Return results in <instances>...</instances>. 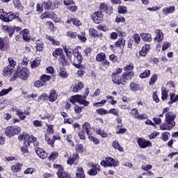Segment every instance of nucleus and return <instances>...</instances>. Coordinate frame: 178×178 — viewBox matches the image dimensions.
<instances>
[{
  "label": "nucleus",
  "mask_w": 178,
  "mask_h": 178,
  "mask_svg": "<svg viewBox=\"0 0 178 178\" xmlns=\"http://www.w3.org/2000/svg\"><path fill=\"white\" fill-rule=\"evenodd\" d=\"M165 123L160 125L161 130H172L175 126H176V122H175V119H176V115L173 114L172 112H168L165 114Z\"/></svg>",
  "instance_id": "nucleus-1"
},
{
  "label": "nucleus",
  "mask_w": 178,
  "mask_h": 178,
  "mask_svg": "<svg viewBox=\"0 0 178 178\" xmlns=\"http://www.w3.org/2000/svg\"><path fill=\"white\" fill-rule=\"evenodd\" d=\"M29 76H30V71H29V69H27V67H22L14 74L13 79L14 80H16V79H20L21 80L26 81V80L29 79Z\"/></svg>",
  "instance_id": "nucleus-2"
},
{
  "label": "nucleus",
  "mask_w": 178,
  "mask_h": 178,
  "mask_svg": "<svg viewBox=\"0 0 178 178\" xmlns=\"http://www.w3.org/2000/svg\"><path fill=\"white\" fill-rule=\"evenodd\" d=\"M86 95H76L71 97L70 102L72 104H76V102H78L79 104H81V105L87 106L89 103L86 100Z\"/></svg>",
  "instance_id": "nucleus-3"
},
{
  "label": "nucleus",
  "mask_w": 178,
  "mask_h": 178,
  "mask_svg": "<svg viewBox=\"0 0 178 178\" xmlns=\"http://www.w3.org/2000/svg\"><path fill=\"white\" fill-rule=\"evenodd\" d=\"M63 49L68 58V59H66V57H63V60L65 63H70V62H72V55L74 56V53L79 51L77 49H73L68 46H63Z\"/></svg>",
  "instance_id": "nucleus-4"
},
{
  "label": "nucleus",
  "mask_w": 178,
  "mask_h": 178,
  "mask_svg": "<svg viewBox=\"0 0 178 178\" xmlns=\"http://www.w3.org/2000/svg\"><path fill=\"white\" fill-rule=\"evenodd\" d=\"M54 169H57L58 178H72L70 174L63 170V167L59 164H54Z\"/></svg>",
  "instance_id": "nucleus-5"
},
{
  "label": "nucleus",
  "mask_w": 178,
  "mask_h": 178,
  "mask_svg": "<svg viewBox=\"0 0 178 178\" xmlns=\"http://www.w3.org/2000/svg\"><path fill=\"white\" fill-rule=\"evenodd\" d=\"M74 56V60L70 62V63H72V65L77 69H84V65H81V62H83V56L79 52H75Z\"/></svg>",
  "instance_id": "nucleus-6"
},
{
  "label": "nucleus",
  "mask_w": 178,
  "mask_h": 178,
  "mask_svg": "<svg viewBox=\"0 0 178 178\" xmlns=\"http://www.w3.org/2000/svg\"><path fill=\"white\" fill-rule=\"evenodd\" d=\"M20 131H22V129L18 126L8 127L5 130V133L8 137H13V136L19 134Z\"/></svg>",
  "instance_id": "nucleus-7"
},
{
  "label": "nucleus",
  "mask_w": 178,
  "mask_h": 178,
  "mask_svg": "<svg viewBox=\"0 0 178 178\" xmlns=\"http://www.w3.org/2000/svg\"><path fill=\"white\" fill-rule=\"evenodd\" d=\"M88 166L90 168L88 171V175H90V176H95L97 173H98V171L101 170V166H99V164L89 163H88Z\"/></svg>",
  "instance_id": "nucleus-8"
},
{
  "label": "nucleus",
  "mask_w": 178,
  "mask_h": 178,
  "mask_svg": "<svg viewBox=\"0 0 178 178\" xmlns=\"http://www.w3.org/2000/svg\"><path fill=\"white\" fill-rule=\"evenodd\" d=\"M15 19H16L18 22H22V19H20V17H19V13L10 12L6 14L3 22L8 23V22H12V20H15Z\"/></svg>",
  "instance_id": "nucleus-9"
},
{
  "label": "nucleus",
  "mask_w": 178,
  "mask_h": 178,
  "mask_svg": "<svg viewBox=\"0 0 178 178\" xmlns=\"http://www.w3.org/2000/svg\"><path fill=\"white\" fill-rule=\"evenodd\" d=\"M100 165L102 166H104V168L108 166H118L119 165V162H116L112 157H107L106 161H102L101 162Z\"/></svg>",
  "instance_id": "nucleus-10"
},
{
  "label": "nucleus",
  "mask_w": 178,
  "mask_h": 178,
  "mask_svg": "<svg viewBox=\"0 0 178 178\" xmlns=\"http://www.w3.org/2000/svg\"><path fill=\"white\" fill-rule=\"evenodd\" d=\"M31 143H33V145H35V147H37L38 145V143L37 142V138L33 136L26 134V136L24 137V145L30 146V144H31Z\"/></svg>",
  "instance_id": "nucleus-11"
},
{
  "label": "nucleus",
  "mask_w": 178,
  "mask_h": 178,
  "mask_svg": "<svg viewBox=\"0 0 178 178\" xmlns=\"http://www.w3.org/2000/svg\"><path fill=\"white\" fill-rule=\"evenodd\" d=\"M92 19L96 24H99L104 20V15L102 11H97L92 15Z\"/></svg>",
  "instance_id": "nucleus-12"
},
{
  "label": "nucleus",
  "mask_w": 178,
  "mask_h": 178,
  "mask_svg": "<svg viewBox=\"0 0 178 178\" xmlns=\"http://www.w3.org/2000/svg\"><path fill=\"white\" fill-rule=\"evenodd\" d=\"M138 145L140 148H147V147H152V143L149 140L139 138L138 139Z\"/></svg>",
  "instance_id": "nucleus-13"
},
{
  "label": "nucleus",
  "mask_w": 178,
  "mask_h": 178,
  "mask_svg": "<svg viewBox=\"0 0 178 178\" xmlns=\"http://www.w3.org/2000/svg\"><path fill=\"white\" fill-rule=\"evenodd\" d=\"M14 72H15V70L10 67V66L7 65L3 70L2 74L3 76H4V77H10Z\"/></svg>",
  "instance_id": "nucleus-14"
},
{
  "label": "nucleus",
  "mask_w": 178,
  "mask_h": 178,
  "mask_svg": "<svg viewBox=\"0 0 178 178\" xmlns=\"http://www.w3.org/2000/svg\"><path fill=\"white\" fill-rule=\"evenodd\" d=\"M35 153L39 156V158H40V159H46V158H48V154H47L44 149L40 147L35 149Z\"/></svg>",
  "instance_id": "nucleus-15"
},
{
  "label": "nucleus",
  "mask_w": 178,
  "mask_h": 178,
  "mask_svg": "<svg viewBox=\"0 0 178 178\" xmlns=\"http://www.w3.org/2000/svg\"><path fill=\"white\" fill-rule=\"evenodd\" d=\"M134 76V72L132 71L129 72H124L122 73V81L126 83L127 80H131L133 79V76Z\"/></svg>",
  "instance_id": "nucleus-16"
},
{
  "label": "nucleus",
  "mask_w": 178,
  "mask_h": 178,
  "mask_svg": "<svg viewBox=\"0 0 178 178\" xmlns=\"http://www.w3.org/2000/svg\"><path fill=\"white\" fill-rule=\"evenodd\" d=\"M79 158H80L79 156V154L72 155V156L70 157L67 159V165H70V166H72V165H73V163H75V162H77V161H79Z\"/></svg>",
  "instance_id": "nucleus-17"
},
{
  "label": "nucleus",
  "mask_w": 178,
  "mask_h": 178,
  "mask_svg": "<svg viewBox=\"0 0 178 178\" xmlns=\"http://www.w3.org/2000/svg\"><path fill=\"white\" fill-rule=\"evenodd\" d=\"M112 80L113 83H115V84H122V86H124V84H126V83H124V81H123V78L122 79V76L119 75H117L116 76H113Z\"/></svg>",
  "instance_id": "nucleus-18"
},
{
  "label": "nucleus",
  "mask_w": 178,
  "mask_h": 178,
  "mask_svg": "<svg viewBox=\"0 0 178 178\" xmlns=\"http://www.w3.org/2000/svg\"><path fill=\"white\" fill-rule=\"evenodd\" d=\"M82 130L83 131H86V134H88V136H91V131H90L91 130V125L90 124V122H85L83 125H82Z\"/></svg>",
  "instance_id": "nucleus-19"
},
{
  "label": "nucleus",
  "mask_w": 178,
  "mask_h": 178,
  "mask_svg": "<svg viewBox=\"0 0 178 178\" xmlns=\"http://www.w3.org/2000/svg\"><path fill=\"white\" fill-rule=\"evenodd\" d=\"M58 99V93L56 90H51L50 91L49 96V101L50 102H55Z\"/></svg>",
  "instance_id": "nucleus-20"
},
{
  "label": "nucleus",
  "mask_w": 178,
  "mask_h": 178,
  "mask_svg": "<svg viewBox=\"0 0 178 178\" xmlns=\"http://www.w3.org/2000/svg\"><path fill=\"white\" fill-rule=\"evenodd\" d=\"M54 16H55V13L54 11L46 12L40 15V19H42V20H44V19H52Z\"/></svg>",
  "instance_id": "nucleus-21"
},
{
  "label": "nucleus",
  "mask_w": 178,
  "mask_h": 178,
  "mask_svg": "<svg viewBox=\"0 0 178 178\" xmlns=\"http://www.w3.org/2000/svg\"><path fill=\"white\" fill-rule=\"evenodd\" d=\"M156 37L154 38V40L156 41V42H161L162 40H163V34L162 33V31L159 29L156 30Z\"/></svg>",
  "instance_id": "nucleus-22"
},
{
  "label": "nucleus",
  "mask_w": 178,
  "mask_h": 178,
  "mask_svg": "<svg viewBox=\"0 0 178 178\" xmlns=\"http://www.w3.org/2000/svg\"><path fill=\"white\" fill-rule=\"evenodd\" d=\"M22 166H23V164L17 163V164L12 165L10 169L13 173H17L22 170Z\"/></svg>",
  "instance_id": "nucleus-23"
},
{
  "label": "nucleus",
  "mask_w": 178,
  "mask_h": 178,
  "mask_svg": "<svg viewBox=\"0 0 178 178\" xmlns=\"http://www.w3.org/2000/svg\"><path fill=\"white\" fill-rule=\"evenodd\" d=\"M115 45L118 48H124L126 45V40L123 38H120L115 42Z\"/></svg>",
  "instance_id": "nucleus-24"
},
{
  "label": "nucleus",
  "mask_w": 178,
  "mask_h": 178,
  "mask_svg": "<svg viewBox=\"0 0 178 178\" xmlns=\"http://www.w3.org/2000/svg\"><path fill=\"white\" fill-rule=\"evenodd\" d=\"M84 87V85L81 82H78L76 84H74L72 88L73 92H79L81 88Z\"/></svg>",
  "instance_id": "nucleus-25"
},
{
  "label": "nucleus",
  "mask_w": 178,
  "mask_h": 178,
  "mask_svg": "<svg viewBox=\"0 0 178 178\" xmlns=\"http://www.w3.org/2000/svg\"><path fill=\"white\" fill-rule=\"evenodd\" d=\"M53 56L56 58V56H61V58L63 59L65 56H63V50L60 48L56 49L52 54Z\"/></svg>",
  "instance_id": "nucleus-26"
},
{
  "label": "nucleus",
  "mask_w": 178,
  "mask_h": 178,
  "mask_svg": "<svg viewBox=\"0 0 178 178\" xmlns=\"http://www.w3.org/2000/svg\"><path fill=\"white\" fill-rule=\"evenodd\" d=\"M175 10H176V8H175V6L164 8L163 9V13L164 15H169L170 13H173V12H175Z\"/></svg>",
  "instance_id": "nucleus-27"
},
{
  "label": "nucleus",
  "mask_w": 178,
  "mask_h": 178,
  "mask_svg": "<svg viewBox=\"0 0 178 178\" xmlns=\"http://www.w3.org/2000/svg\"><path fill=\"white\" fill-rule=\"evenodd\" d=\"M112 146L115 148V149H118L120 151V152H123V147L120 146V144H119V141L114 140L112 143Z\"/></svg>",
  "instance_id": "nucleus-28"
},
{
  "label": "nucleus",
  "mask_w": 178,
  "mask_h": 178,
  "mask_svg": "<svg viewBox=\"0 0 178 178\" xmlns=\"http://www.w3.org/2000/svg\"><path fill=\"white\" fill-rule=\"evenodd\" d=\"M106 59V56L105 55V53H99L96 56V60L97 62H104Z\"/></svg>",
  "instance_id": "nucleus-29"
},
{
  "label": "nucleus",
  "mask_w": 178,
  "mask_h": 178,
  "mask_svg": "<svg viewBox=\"0 0 178 178\" xmlns=\"http://www.w3.org/2000/svg\"><path fill=\"white\" fill-rule=\"evenodd\" d=\"M76 176L78 178H85L86 177V175H84V170H83V168H81V167L78 168Z\"/></svg>",
  "instance_id": "nucleus-30"
},
{
  "label": "nucleus",
  "mask_w": 178,
  "mask_h": 178,
  "mask_svg": "<svg viewBox=\"0 0 178 178\" xmlns=\"http://www.w3.org/2000/svg\"><path fill=\"white\" fill-rule=\"evenodd\" d=\"M140 37L143 41H152V38L149 33H140Z\"/></svg>",
  "instance_id": "nucleus-31"
},
{
  "label": "nucleus",
  "mask_w": 178,
  "mask_h": 178,
  "mask_svg": "<svg viewBox=\"0 0 178 178\" xmlns=\"http://www.w3.org/2000/svg\"><path fill=\"white\" fill-rule=\"evenodd\" d=\"M36 44V50L41 51L44 49V42L42 40H38L35 42Z\"/></svg>",
  "instance_id": "nucleus-32"
},
{
  "label": "nucleus",
  "mask_w": 178,
  "mask_h": 178,
  "mask_svg": "<svg viewBox=\"0 0 178 178\" xmlns=\"http://www.w3.org/2000/svg\"><path fill=\"white\" fill-rule=\"evenodd\" d=\"M130 90L131 91H138L140 90V85L136 82H132L130 84Z\"/></svg>",
  "instance_id": "nucleus-33"
},
{
  "label": "nucleus",
  "mask_w": 178,
  "mask_h": 178,
  "mask_svg": "<svg viewBox=\"0 0 178 178\" xmlns=\"http://www.w3.org/2000/svg\"><path fill=\"white\" fill-rule=\"evenodd\" d=\"M16 115H17L22 120H24V119H26V112H23L22 110H17Z\"/></svg>",
  "instance_id": "nucleus-34"
},
{
  "label": "nucleus",
  "mask_w": 178,
  "mask_h": 178,
  "mask_svg": "<svg viewBox=\"0 0 178 178\" xmlns=\"http://www.w3.org/2000/svg\"><path fill=\"white\" fill-rule=\"evenodd\" d=\"M76 37L79 38V41L81 42H86L87 41V38H86V33L81 32L80 34H77Z\"/></svg>",
  "instance_id": "nucleus-35"
},
{
  "label": "nucleus",
  "mask_w": 178,
  "mask_h": 178,
  "mask_svg": "<svg viewBox=\"0 0 178 178\" xmlns=\"http://www.w3.org/2000/svg\"><path fill=\"white\" fill-rule=\"evenodd\" d=\"M178 101V95H175V93H171L170 95V100L168 102L169 104H172L174 102H177Z\"/></svg>",
  "instance_id": "nucleus-36"
},
{
  "label": "nucleus",
  "mask_w": 178,
  "mask_h": 178,
  "mask_svg": "<svg viewBox=\"0 0 178 178\" xmlns=\"http://www.w3.org/2000/svg\"><path fill=\"white\" fill-rule=\"evenodd\" d=\"M156 80H158V74H154L150 78V80L149 81V86H154V84L156 83Z\"/></svg>",
  "instance_id": "nucleus-37"
},
{
  "label": "nucleus",
  "mask_w": 178,
  "mask_h": 178,
  "mask_svg": "<svg viewBox=\"0 0 178 178\" xmlns=\"http://www.w3.org/2000/svg\"><path fill=\"white\" fill-rule=\"evenodd\" d=\"M45 38H47V40H49V41H51L53 45H60V42L58 40H54V38L52 36L46 35Z\"/></svg>",
  "instance_id": "nucleus-38"
},
{
  "label": "nucleus",
  "mask_w": 178,
  "mask_h": 178,
  "mask_svg": "<svg viewBox=\"0 0 178 178\" xmlns=\"http://www.w3.org/2000/svg\"><path fill=\"white\" fill-rule=\"evenodd\" d=\"M40 80H42V82H43V84L45 85V83H47V81H49V80H51V76L43 74L40 76Z\"/></svg>",
  "instance_id": "nucleus-39"
},
{
  "label": "nucleus",
  "mask_w": 178,
  "mask_h": 178,
  "mask_svg": "<svg viewBox=\"0 0 178 178\" xmlns=\"http://www.w3.org/2000/svg\"><path fill=\"white\" fill-rule=\"evenodd\" d=\"M151 74V71L149 70H145L144 72L141 73L140 74V79H147V77H149V75Z\"/></svg>",
  "instance_id": "nucleus-40"
},
{
  "label": "nucleus",
  "mask_w": 178,
  "mask_h": 178,
  "mask_svg": "<svg viewBox=\"0 0 178 178\" xmlns=\"http://www.w3.org/2000/svg\"><path fill=\"white\" fill-rule=\"evenodd\" d=\"M168 98V90H166V88H161V99L163 101H165Z\"/></svg>",
  "instance_id": "nucleus-41"
},
{
  "label": "nucleus",
  "mask_w": 178,
  "mask_h": 178,
  "mask_svg": "<svg viewBox=\"0 0 178 178\" xmlns=\"http://www.w3.org/2000/svg\"><path fill=\"white\" fill-rule=\"evenodd\" d=\"M12 90H13V88L12 87H10L8 89H3L0 92V97H3V95H6V94H9V92H10V91H12Z\"/></svg>",
  "instance_id": "nucleus-42"
},
{
  "label": "nucleus",
  "mask_w": 178,
  "mask_h": 178,
  "mask_svg": "<svg viewBox=\"0 0 178 178\" xmlns=\"http://www.w3.org/2000/svg\"><path fill=\"white\" fill-rule=\"evenodd\" d=\"M108 10V6L105 3H102L99 5V12H106Z\"/></svg>",
  "instance_id": "nucleus-43"
},
{
  "label": "nucleus",
  "mask_w": 178,
  "mask_h": 178,
  "mask_svg": "<svg viewBox=\"0 0 178 178\" xmlns=\"http://www.w3.org/2000/svg\"><path fill=\"white\" fill-rule=\"evenodd\" d=\"M49 96L47 95V93H42L38 97V101H48Z\"/></svg>",
  "instance_id": "nucleus-44"
},
{
  "label": "nucleus",
  "mask_w": 178,
  "mask_h": 178,
  "mask_svg": "<svg viewBox=\"0 0 178 178\" xmlns=\"http://www.w3.org/2000/svg\"><path fill=\"white\" fill-rule=\"evenodd\" d=\"M97 113H98V115H108V111L104 108H98L96 110Z\"/></svg>",
  "instance_id": "nucleus-45"
},
{
  "label": "nucleus",
  "mask_w": 178,
  "mask_h": 178,
  "mask_svg": "<svg viewBox=\"0 0 178 178\" xmlns=\"http://www.w3.org/2000/svg\"><path fill=\"white\" fill-rule=\"evenodd\" d=\"M96 133L97 134H99V136H101V137H102L103 138H105L108 137V134H106V132H104L102 129H97L96 131Z\"/></svg>",
  "instance_id": "nucleus-46"
},
{
  "label": "nucleus",
  "mask_w": 178,
  "mask_h": 178,
  "mask_svg": "<svg viewBox=\"0 0 178 178\" xmlns=\"http://www.w3.org/2000/svg\"><path fill=\"white\" fill-rule=\"evenodd\" d=\"M40 60L35 59L31 63V67H32V69H34V68L37 67V66H38L40 65Z\"/></svg>",
  "instance_id": "nucleus-47"
},
{
  "label": "nucleus",
  "mask_w": 178,
  "mask_h": 178,
  "mask_svg": "<svg viewBox=\"0 0 178 178\" xmlns=\"http://www.w3.org/2000/svg\"><path fill=\"white\" fill-rule=\"evenodd\" d=\"M45 140L49 145L54 147V144L55 143V141H54V139H51L49 136H48L47 135H45Z\"/></svg>",
  "instance_id": "nucleus-48"
},
{
  "label": "nucleus",
  "mask_w": 178,
  "mask_h": 178,
  "mask_svg": "<svg viewBox=\"0 0 178 178\" xmlns=\"http://www.w3.org/2000/svg\"><path fill=\"white\" fill-rule=\"evenodd\" d=\"M133 40H134L136 44H140V42L141 41V38H140V35L138 33H135L133 37Z\"/></svg>",
  "instance_id": "nucleus-49"
},
{
  "label": "nucleus",
  "mask_w": 178,
  "mask_h": 178,
  "mask_svg": "<svg viewBox=\"0 0 178 178\" xmlns=\"http://www.w3.org/2000/svg\"><path fill=\"white\" fill-rule=\"evenodd\" d=\"M8 63L10 65L8 66H10L12 69H13V67H15V66H16V65H17L16 61H15V60H13V58H12V57L8 58Z\"/></svg>",
  "instance_id": "nucleus-50"
},
{
  "label": "nucleus",
  "mask_w": 178,
  "mask_h": 178,
  "mask_svg": "<svg viewBox=\"0 0 178 178\" xmlns=\"http://www.w3.org/2000/svg\"><path fill=\"white\" fill-rule=\"evenodd\" d=\"M42 86H45L44 84V82L42 81L41 78L40 79V80L36 81L34 83V86L37 87L38 88H40V87H42Z\"/></svg>",
  "instance_id": "nucleus-51"
},
{
  "label": "nucleus",
  "mask_w": 178,
  "mask_h": 178,
  "mask_svg": "<svg viewBox=\"0 0 178 178\" xmlns=\"http://www.w3.org/2000/svg\"><path fill=\"white\" fill-rule=\"evenodd\" d=\"M131 111L132 116H134L135 119H138V116L140 115V113H138V110H137V108H132Z\"/></svg>",
  "instance_id": "nucleus-52"
},
{
  "label": "nucleus",
  "mask_w": 178,
  "mask_h": 178,
  "mask_svg": "<svg viewBox=\"0 0 178 178\" xmlns=\"http://www.w3.org/2000/svg\"><path fill=\"white\" fill-rule=\"evenodd\" d=\"M76 152H79V154L83 153L84 151V147H83V145L79 144L76 146Z\"/></svg>",
  "instance_id": "nucleus-53"
},
{
  "label": "nucleus",
  "mask_w": 178,
  "mask_h": 178,
  "mask_svg": "<svg viewBox=\"0 0 178 178\" xmlns=\"http://www.w3.org/2000/svg\"><path fill=\"white\" fill-rule=\"evenodd\" d=\"M170 136V134L169 132H164L162 134V140L163 141H168L169 140V136Z\"/></svg>",
  "instance_id": "nucleus-54"
},
{
  "label": "nucleus",
  "mask_w": 178,
  "mask_h": 178,
  "mask_svg": "<svg viewBox=\"0 0 178 178\" xmlns=\"http://www.w3.org/2000/svg\"><path fill=\"white\" fill-rule=\"evenodd\" d=\"M88 138L90 141H92V143H94V144H95L96 145H98V144H99V140L95 138L94 136L89 135Z\"/></svg>",
  "instance_id": "nucleus-55"
},
{
  "label": "nucleus",
  "mask_w": 178,
  "mask_h": 178,
  "mask_svg": "<svg viewBox=\"0 0 178 178\" xmlns=\"http://www.w3.org/2000/svg\"><path fill=\"white\" fill-rule=\"evenodd\" d=\"M89 34H90V35H92V37L98 36V32H97V30H95L92 28H90L89 29Z\"/></svg>",
  "instance_id": "nucleus-56"
},
{
  "label": "nucleus",
  "mask_w": 178,
  "mask_h": 178,
  "mask_svg": "<svg viewBox=\"0 0 178 178\" xmlns=\"http://www.w3.org/2000/svg\"><path fill=\"white\" fill-rule=\"evenodd\" d=\"M51 5H52V3L49 1L42 3V6L44 8V9H47V10H49L51 9Z\"/></svg>",
  "instance_id": "nucleus-57"
},
{
  "label": "nucleus",
  "mask_w": 178,
  "mask_h": 178,
  "mask_svg": "<svg viewBox=\"0 0 178 178\" xmlns=\"http://www.w3.org/2000/svg\"><path fill=\"white\" fill-rule=\"evenodd\" d=\"M108 113L113 115L114 116H119V111L116 108H111L108 111Z\"/></svg>",
  "instance_id": "nucleus-58"
},
{
  "label": "nucleus",
  "mask_w": 178,
  "mask_h": 178,
  "mask_svg": "<svg viewBox=\"0 0 178 178\" xmlns=\"http://www.w3.org/2000/svg\"><path fill=\"white\" fill-rule=\"evenodd\" d=\"M118 12L124 15V13H127V8L126 6H120L118 7Z\"/></svg>",
  "instance_id": "nucleus-59"
},
{
  "label": "nucleus",
  "mask_w": 178,
  "mask_h": 178,
  "mask_svg": "<svg viewBox=\"0 0 178 178\" xmlns=\"http://www.w3.org/2000/svg\"><path fill=\"white\" fill-rule=\"evenodd\" d=\"M67 37H70V38H76V37H77V33L68 31L67 32Z\"/></svg>",
  "instance_id": "nucleus-60"
},
{
  "label": "nucleus",
  "mask_w": 178,
  "mask_h": 178,
  "mask_svg": "<svg viewBox=\"0 0 178 178\" xmlns=\"http://www.w3.org/2000/svg\"><path fill=\"white\" fill-rule=\"evenodd\" d=\"M60 77L63 79H66L67 77V72H66V70L62 69L59 73Z\"/></svg>",
  "instance_id": "nucleus-61"
},
{
  "label": "nucleus",
  "mask_w": 178,
  "mask_h": 178,
  "mask_svg": "<svg viewBox=\"0 0 178 178\" xmlns=\"http://www.w3.org/2000/svg\"><path fill=\"white\" fill-rule=\"evenodd\" d=\"M13 3L15 8H16L17 9L20 8V6H22V3H20V0H13Z\"/></svg>",
  "instance_id": "nucleus-62"
},
{
  "label": "nucleus",
  "mask_w": 178,
  "mask_h": 178,
  "mask_svg": "<svg viewBox=\"0 0 178 178\" xmlns=\"http://www.w3.org/2000/svg\"><path fill=\"white\" fill-rule=\"evenodd\" d=\"M63 2L65 6H70V5H74V1L73 0H63Z\"/></svg>",
  "instance_id": "nucleus-63"
},
{
  "label": "nucleus",
  "mask_w": 178,
  "mask_h": 178,
  "mask_svg": "<svg viewBox=\"0 0 178 178\" xmlns=\"http://www.w3.org/2000/svg\"><path fill=\"white\" fill-rule=\"evenodd\" d=\"M118 58L115 56V54H111L109 56V60L113 62V63H116V62H118Z\"/></svg>",
  "instance_id": "nucleus-64"
}]
</instances>
